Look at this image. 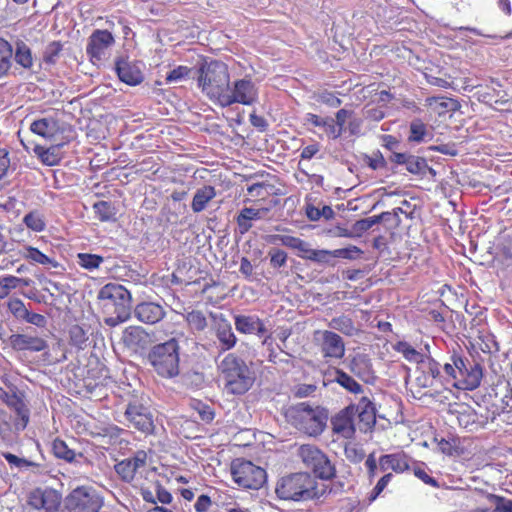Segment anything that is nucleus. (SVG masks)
<instances>
[{
  "label": "nucleus",
  "mask_w": 512,
  "mask_h": 512,
  "mask_svg": "<svg viewBox=\"0 0 512 512\" xmlns=\"http://www.w3.org/2000/svg\"><path fill=\"white\" fill-rule=\"evenodd\" d=\"M98 299L105 315L104 323L116 327L126 322L131 316V294L121 284L108 283L99 293Z\"/></svg>",
  "instance_id": "obj_1"
},
{
  "label": "nucleus",
  "mask_w": 512,
  "mask_h": 512,
  "mask_svg": "<svg viewBox=\"0 0 512 512\" xmlns=\"http://www.w3.org/2000/svg\"><path fill=\"white\" fill-rule=\"evenodd\" d=\"M218 372L226 393L243 395L255 382V374L246 362L235 353H228L218 364Z\"/></svg>",
  "instance_id": "obj_2"
},
{
  "label": "nucleus",
  "mask_w": 512,
  "mask_h": 512,
  "mask_svg": "<svg viewBox=\"0 0 512 512\" xmlns=\"http://www.w3.org/2000/svg\"><path fill=\"white\" fill-rule=\"evenodd\" d=\"M285 415L292 427L310 437L321 435L329 418V412L326 408L320 405H312L309 402H301L291 406Z\"/></svg>",
  "instance_id": "obj_3"
},
{
  "label": "nucleus",
  "mask_w": 512,
  "mask_h": 512,
  "mask_svg": "<svg viewBox=\"0 0 512 512\" xmlns=\"http://www.w3.org/2000/svg\"><path fill=\"white\" fill-rule=\"evenodd\" d=\"M230 84L228 65L220 60L203 63L199 68L198 86L214 103L221 106Z\"/></svg>",
  "instance_id": "obj_4"
},
{
  "label": "nucleus",
  "mask_w": 512,
  "mask_h": 512,
  "mask_svg": "<svg viewBox=\"0 0 512 512\" xmlns=\"http://www.w3.org/2000/svg\"><path fill=\"white\" fill-rule=\"evenodd\" d=\"M316 481L310 474L301 472L281 478L275 492L283 500H307L317 495Z\"/></svg>",
  "instance_id": "obj_5"
},
{
  "label": "nucleus",
  "mask_w": 512,
  "mask_h": 512,
  "mask_svg": "<svg viewBox=\"0 0 512 512\" xmlns=\"http://www.w3.org/2000/svg\"><path fill=\"white\" fill-rule=\"evenodd\" d=\"M148 361L158 375L172 378L179 374V344L175 338L152 347Z\"/></svg>",
  "instance_id": "obj_6"
},
{
  "label": "nucleus",
  "mask_w": 512,
  "mask_h": 512,
  "mask_svg": "<svg viewBox=\"0 0 512 512\" xmlns=\"http://www.w3.org/2000/svg\"><path fill=\"white\" fill-rule=\"evenodd\" d=\"M410 456L404 451H398L396 453L383 454L378 459L375 457V453H370L365 460V468L367 471V477L371 483L377 475L378 470L380 472H387L392 470L396 474H402L410 469Z\"/></svg>",
  "instance_id": "obj_7"
},
{
  "label": "nucleus",
  "mask_w": 512,
  "mask_h": 512,
  "mask_svg": "<svg viewBox=\"0 0 512 512\" xmlns=\"http://www.w3.org/2000/svg\"><path fill=\"white\" fill-rule=\"evenodd\" d=\"M230 471L233 481L244 489L258 490L267 480L265 469L243 458L234 459Z\"/></svg>",
  "instance_id": "obj_8"
},
{
  "label": "nucleus",
  "mask_w": 512,
  "mask_h": 512,
  "mask_svg": "<svg viewBox=\"0 0 512 512\" xmlns=\"http://www.w3.org/2000/svg\"><path fill=\"white\" fill-rule=\"evenodd\" d=\"M298 455L302 462L310 468L316 477L329 480L335 476V468L326 454L318 447L311 444H303L298 449Z\"/></svg>",
  "instance_id": "obj_9"
},
{
  "label": "nucleus",
  "mask_w": 512,
  "mask_h": 512,
  "mask_svg": "<svg viewBox=\"0 0 512 512\" xmlns=\"http://www.w3.org/2000/svg\"><path fill=\"white\" fill-rule=\"evenodd\" d=\"M451 360L457 369L453 383L456 388L472 391L480 386L483 377L480 364H471L467 358L456 354L452 355Z\"/></svg>",
  "instance_id": "obj_10"
},
{
  "label": "nucleus",
  "mask_w": 512,
  "mask_h": 512,
  "mask_svg": "<svg viewBox=\"0 0 512 512\" xmlns=\"http://www.w3.org/2000/svg\"><path fill=\"white\" fill-rule=\"evenodd\" d=\"M257 99L258 89L256 85L251 79L245 77L235 80L232 87L229 85L221 107H228L235 103L249 106L254 104Z\"/></svg>",
  "instance_id": "obj_11"
},
{
  "label": "nucleus",
  "mask_w": 512,
  "mask_h": 512,
  "mask_svg": "<svg viewBox=\"0 0 512 512\" xmlns=\"http://www.w3.org/2000/svg\"><path fill=\"white\" fill-rule=\"evenodd\" d=\"M66 506L71 512H98L103 500L91 488L78 487L67 497Z\"/></svg>",
  "instance_id": "obj_12"
},
{
  "label": "nucleus",
  "mask_w": 512,
  "mask_h": 512,
  "mask_svg": "<svg viewBox=\"0 0 512 512\" xmlns=\"http://www.w3.org/2000/svg\"><path fill=\"white\" fill-rule=\"evenodd\" d=\"M314 340L324 358L341 359L345 354V344L337 333L324 330L315 331Z\"/></svg>",
  "instance_id": "obj_13"
},
{
  "label": "nucleus",
  "mask_w": 512,
  "mask_h": 512,
  "mask_svg": "<svg viewBox=\"0 0 512 512\" xmlns=\"http://www.w3.org/2000/svg\"><path fill=\"white\" fill-rule=\"evenodd\" d=\"M125 416L131 425L137 430L150 433L153 431V416L149 409L139 402L129 403L125 410Z\"/></svg>",
  "instance_id": "obj_14"
},
{
  "label": "nucleus",
  "mask_w": 512,
  "mask_h": 512,
  "mask_svg": "<svg viewBox=\"0 0 512 512\" xmlns=\"http://www.w3.org/2000/svg\"><path fill=\"white\" fill-rule=\"evenodd\" d=\"M115 40L111 32L108 30H95L89 37L86 47L87 55L91 61H101L106 50L114 44Z\"/></svg>",
  "instance_id": "obj_15"
},
{
  "label": "nucleus",
  "mask_w": 512,
  "mask_h": 512,
  "mask_svg": "<svg viewBox=\"0 0 512 512\" xmlns=\"http://www.w3.org/2000/svg\"><path fill=\"white\" fill-rule=\"evenodd\" d=\"M0 397L2 401L16 414L14 426L17 430H24L30 419V411L24 400L16 393H8L0 388Z\"/></svg>",
  "instance_id": "obj_16"
},
{
  "label": "nucleus",
  "mask_w": 512,
  "mask_h": 512,
  "mask_svg": "<svg viewBox=\"0 0 512 512\" xmlns=\"http://www.w3.org/2000/svg\"><path fill=\"white\" fill-rule=\"evenodd\" d=\"M121 341L127 349L140 352L151 345L152 337L143 327L131 325L123 330Z\"/></svg>",
  "instance_id": "obj_17"
},
{
  "label": "nucleus",
  "mask_w": 512,
  "mask_h": 512,
  "mask_svg": "<svg viewBox=\"0 0 512 512\" xmlns=\"http://www.w3.org/2000/svg\"><path fill=\"white\" fill-rule=\"evenodd\" d=\"M147 464V453L138 450L130 458H126L115 465V471L125 482H132L138 471L145 468Z\"/></svg>",
  "instance_id": "obj_18"
},
{
  "label": "nucleus",
  "mask_w": 512,
  "mask_h": 512,
  "mask_svg": "<svg viewBox=\"0 0 512 512\" xmlns=\"http://www.w3.org/2000/svg\"><path fill=\"white\" fill-rule=\"evenodd\" d=\"M353 415L358 417L359 429L363 432L371 430L376 424V407L374 402L367 396H362L357 404L351 403Z\"/></svg>",
  "instance_id": "obj_19"
},
{
  "label": "nucleus",
  "mask_w": 512,
  "mask_h": 512,
  "mask_svg": "<svg viewBox=\"0 0 512 512\" xmlns=\"http://www.w3.org/2000/svg\"><path fill=\"white\" fill-rule=\"evenodd\" d=\"M60 497L52 489H34L29 493L28 504L34 509H44L46 512H54L60 506Z\"/></svg>",
  "instance_id": "obj_20"
},
{
  "label": "nucleus",
  "mask_w": 512,
  "mask_h": 512,
  "mask_svg": "<svg viewBox=\"0 0 512 512\" xmlns=\"http://www.w3.org/2000/svg\"><path fill=\"white\" fill-rule=\"evenodd\" d=\"M332 431L334 434L352 439L355 436L356 428L354 423L353 407L346 406L340 410L331 420Z\"/></svg>",
  "instance_id": "obj_21"
},
{
  "label": "nucleus",
  "mask_w": 512,
  "mask_h": 512,
  "mask_svg": "<svg viewBox=\"0 0 512 512\" xmlns=\"http://www.w3.org/2000/svg\"><path fill=\"white\" fill-rule=\"evenodd\" d=\"M115 71L120 81L130 86L139 85L144 79L138 63L123 57L115 61Z\"/></svg>",
  "instance_id": "obj_22"
},
{
  "label": "nucleus",
  "mask_w": 512,
  "mask_h": 512,
  "mask_svg": "<svg viewBox=\"0 0 512 512\" xmlns=\"http://www.w3.org/2000/svg\"><path fill=\"white\" fill-rule=\"evenodd\" d=\"M349 370L357 378L367 384H373L376 380L371 359L365 354H356L349 362Z\"/></svg>",
  "instance_id": "obj_23"
},
{
  "label": "nucleus",
  "mask_w": 512,
  "mask_h": 512,
  "mask_svg": "<svg viewBox=\"0 0 512 512\" xmlns=\"http://www.w3.org/2000/svg\"><path fill=\"white\" fill-rule=\"evenodd\" d=\"M9 343L16 351L41 352L48 347L45 339L28 334H12Z\"/></svg>",
  "instance_id": "obj_24"
},
{
  "label": "nucleus",
  "mask_w": 512,
  "mask_h": 512,
  "mask_svg": "<svg viewBox=\"0 0 512 512\" xmlns=\"http://www.w3.org/2000/svg\"><path fill=\"white\" fill-rule=\"evenodd\" d=\"M440 368V363L432 357L425 355L417 365L418 371L422 373V376L417 377V382L423 387L432 386L441 377Z\"/></svg>",
  "instance_id": "obj_25"
},
{
  "label": "nucleus",
  "mask_w": 512,
  "mask_h": 512,
  "mask_svg": "<svg viewBox=\"0 0 512 512\" xmlns=\"http://www.w3.org/2000/svg\"><path fill=\"white\" fill-rule=\"evenodd\" d=\"M135 317L143 323L155 324L163 319L165 311L163 307L154 302L139 303L134 310Z\"/></svg>",
  "instance_id": "obj_26"
},
{
  "label": "nucleus",
  "mask_w": 512,
  "mask_h": 512,
  "mask_svg": "<svg viewBox=\"0 0 512 512\" xmlns=\"http://www.w3.org/2000/svg\"><path fill=\"white\" fill-rule=\"evenodd\" d=\"M30 130L32 133L49 140L54 139L62 131L59 120L54 117L34 120L30 125Z\"/></svg>",
  "instance_id": "obj_27"
},
{
  "label": "nucleus",
  "mask_w": 512,
  "mask_h": 512,
  "mask_svg": "<svg viewBox=\"0 0 512 512\" xmlns=\"http://www.w3.org/2000/svg\"><path fill=\"white\" fill-rule=\"evenodd\" d=\"M236 330L242 334L264 335L267 329L263 321L255 315H237L235 316Z\"/></svg>",
  "instance_id": "obj_28"
},
{
  "label": "nucleus",
  "mask_w": 512,
  "mask_h": 512,
  "mask_svg": "<svg viewBox=\"0 0 512 512\" xmlns=\"http://www.w3.org/2000/svg\"><path fill=\"white\" fill-rule=\"evenodd\" d=\"M19 254L32 265H42L46 268H57L59 266L55 258L46 255L38 248L31 245H24L19 251Z\"/></svg>",
  "instance_id": "obj_29"
},
{
  "label": "nucleus",
  "mask_w": 512,
  "mask_h": 512,
  "mask_svg": "<svg viewBox=\"0 0 512 512\" xmlns=\"http://www.w3.org/2000/svg\"><path fill=\"white\" fill-rule=\"evenodd\" d=\"M215 335L219 341L221 351L231 350L237 343V337L232 330L231 324L227 320L222 319L217 323Z\"/></svg>",
  "instance_id": "obj_30"
},
{
  "label": "nucleus",
  "mask_w": 512,
  "mask_h": 512,
  "mask_svg": "<svg viewBox=\"0 0 512 512\" xmlns=\"http://www.w3.org/2000/svg\"><path fill=\"white\" fill-rule=\"evenodd\" d=\"M276 188L267 182L254 183L247 188L248 198L244 202L260 203L265 202L269 197L276 195Z\"/></svg>",
  "instance_id": "obj_31"
},
{
  "label": "nucleus",
  "mask_w": 512,
  "mask_h": 512,
  "mask_svg": "<svg viewBox=\"0 0 512 512\" xmlns=\"http://www.w3.org/2000/svg\"><path fill=\"white\" fill-rule=\"evenodd\" d=\"M61 147L62 144L52 145L50 147L36 145L33 151L44 165L56 166L62 160Z\"/></svg>",
  "instance_id": "obj_32"
},
{
  "label": "nucleus",
  "mask_w": 512,
  "mask_h": 512,
  "mask_svg": "<svg viewBox=\"0 0 512 512\" xmlns=\"http://www.w3.org/2000/svg\"><path fill=\"white\" fill-rule=\"evenodd\" d=\"M264 211H267V209L242 208L236 217V224L240 234H246L252 228V222L262 218V212Z\"/></svg>",
  "instance_id": "obj_33"
},
{
  "label": "nucleus",
  "mask_w": 512,
  "mask_h": 512,
  "mask_svg": "<svg viewBox=\"0 0 512 512\" xmlns=\"http://www.w3.org/2000/svg\"><path fill=\"white\" fill-rule=\"evenodd\" d=\"M459 426L472 430L478 426L477 412L467 404H460L454 410Z\"/></svg>",
  "instance_id": "obj_34"
},
{
  "label": "nucleus",
  "mask_w": 512,
  "mask_h": 512,
  "mask_svg": "<svg viewBox=\"0 0 512 512\" xmlns=\"http://www.w3.org/2000/svg\"><path fill=\"white\" fill-rule=\"evenodd\" d=\"M269 242L274 244L280 243L281 245H284L290 249L297 250V255L300 258H302V255H304V251H306V248L309 244L301 238L285 234L270 235Z\"/></svg>",
  "instance_id": "obj_35"
},
{
  "label": "nucleus",
  "mask_w": 512,
  "mask_h": 512,
  "mask_svg": "<svg viewBox=\"0 0 512 512\" xmlns=\"http://www.w3.org/2000/svg\"><path fill=\"white\" fill-rule=\"evenodd\" d=\"M216 196V190L211 185L198 189L192 199L191 209L194 213L202 212L207 204Z\"/></svg>",
  "instance_id": "obj_36"
},
{
  "label": "nucleus",
  "mask_w": 512,
  "mask_h": 512,
  "mask_svg": "<svg viewBox=\"0 0 512 512\" xmlns=\"http://www.w3.org/2000/svg\"><path fill=\"white\" fill-rule=\"evenodd\" d=\"M333 375V382L340 385L347 392L352 394H361L363 392L362 385L342 369L335 368Z\"/></svg>",
  "instance_id": "obj_37"
},
{
  "label": "nucleus",
  "mask_w": 512,
  "mask_h": 512,
  "mask_svg": "<svg viewBox=\"0 0 512 512\" xmlns=\"http://www.w3.org/2000/svg\"><path fill=\"white\" fill-rule=\"evenodd\" d=\"M13 55L16 63L24 69H31L33 67V55L30 47L23 41L19 40L15 43V50Z\"/></svg>",
  "instance_id": "obj_38"
},
{
  "label": "nucleus",
  "mask_w": 512,
  "mask_h": 512,
  "mask_svg": "<svg viewBox=\"0 0 512 512\" xmlns=\"http://www.w3.org/2000/svg\"><path fill=\"white\" fill-rule=\"evenodd\" d=\"M13 46L0 37V79L8 76L12 67Z\"/></svg>",
  "instance_id": "obj_39"
},
{
  "label": "nucleus",
  "mask_w": 512,
  "mask_h": 512,
  "mask_svg": "<svg viewBox=\"0 0 512 512\" xmlns=\"http://www.w3.org/2000/svg\"><path fill=\"white\" fill-rule=\"evenodd\" d=\"M93 210L96 218L101 222H109L116 220L117 210L110 201H98L93 204Z\"/></svg>",
  "instance_id": "obj_40"
},
{
  "label": "nucleus",
  "mask_w": 512,
  "mask_h": 512,
  "mask_svg": "<svg viewBox=\"0 0 512 512\" xmlns=\"http://www.w3.org/2000/svg\"><path fill=\"white\" fill-rule=\"evenodd\" d=\"M394 350L405 358L410 363L419 364L421 360L424 358L425 354L416 350L410 343L407 341H398L394 346Z\"/></svg>",
  "instance_id": "obj_41"
},
{
  "label": "nucleus",
  "mask_w": 512,
  "mask_h": 512,
  "mask_svg": "<svg viewBox=\"0 0 512 512\" xmlns=\"http://www.w3.org/2000/svg\"><path fill=\"white\" fill-rule=\"evenodd\" d=\"M21 285L28 286L29 281L13 275H7L0 278V299L7 298L11 291L15 290Z\"/></svg>",
  "instance_id": "obj_42"
},
{
  "label": "nucleus",
  "mask_w": 512,
  "mask_h": 512,
  "mask_svg": "<svg viewBox=\"0 0 512 512\" xmlns=\"http://www.w3.org/2000/svg\"><path fill=\"white\" fill-rule=\"evenodd\" d=\"M184 318L191 331L201 332L208 326L206 316L200 310L189 311L184 315Z\"/></svg>",
  "instance_id": "obj_43"
},
{
  "label": "nucleus",
  "mask_w": 512,
  "mask_h": 512,
  "mask_svg": "<svg viewBox=\"0 0 512 512\" xmlns=\"http://www.w3.org/2000/svg\"><path fill=\"white\" fill-rule=\"evenodd\" d=\"M328 325L330 328L340 331L348 336L353 335L356 331L353 320L346 315L332 318Z\"/></svg>",
  "instance_id": "obj_44"
},
{
  "label": "nucleus",
  "mask_w": 512,
  "mask_h": 512,
  "mask_svg": "<svg viewBox=\"0 0 512 512\" xmlns=\"http://www.w3.org/2000/svg\"><path fill=\"white\" fill-rule=\"evenodd\" d=\"M334 258L333 250H325V249H312L308 244L306 251H304V255H302V259L310 260L316 263L328 264L331 259Z\"/></svg>",
  "instance_id": "obj_45"
},
{
  "label": "nucleus",
  "mask_w": 512,
  "mask_h": 512,
  "mask_svg": "<svg viewBox=\"0 0 512 512\" xmlns=\"http://www.w3.org/2000/svg\"><path fill=\"white\" fill-rule=\"evenodd\" d=\"M69 334V344L78 349L83 350L86 347V343L88 341L87 331L84 330L78 324L72 325L68 331Z\"/></svg>",
  "instance_id": "obj_46"
},
{
  "label": "nucleus",
  "mask_w": 512,
  "mask_h": 512,
  "mask_svg": "<svg viewBox=\"0 0 512 512\" xmlns=\"http://www.w3.org/2000/svg\"><path fill=\"white\" fill-rule=\"evenodd\" d=\"M52 450L55 457L72 462L75 459L74 450L70 449L66 442L60 438H56L52 444Z\"/></svg>",
  "instance_id": "obj_47"
},
{
  "label": "nucleus",
  "mask_w": 512,
  "mask_h": 512,
  "mask_svg": "<svg viewBox=\"0 0 512 512\" xmlns=\"http://www.w3.org/2000/svg\"><path fill=\"white\" fill-rule=\"evenodd\" d=\"M426 135V125L420 119L413 120L410 124V134L408 136V140L410 142L420 143L424 141Z\"/></svg>",
  "instance_id": "obj_48"
},
{
  "label": "nucleus",
  "mask_w": 512,
  "mask_h": 512,
  "mask_svg": "<svg viewBox=\"0 0 512 512\" xmlns=\"http://www.w3.org/2000/svg\"><path fill=\"white\" fill-rule=\"evenodd\" d=\"M24 224L35 232H41L45 229V221L42 215L37 211H31L23 218Z\"/></svg>",
  "instance_id": "obj_49"
},
{
  "label": "nucleus",
  "mask_w": 512,
  "mask_h": 512,
  "mask_svg": "<svg viewBox=\"0 0 512 512\" xmlns=\"http://www.w3.org/2000/svg\"><path fill=\"white\" fill-rule=\"evenodd\" d=\"M78 264L87 270H93L98 268L103 262V257L96 254L90 253H79L78 254Z\"/></svg>",
  "instance_id": "obj_50"
},
{
  "label": "nucleus",
  "mask_w": 512,
  "mask_h": 512,
  "mask_svg": "<svg viewBox=\"0 0 512 512\" xmlns=\"http://www.w3.org/2000/svg\"><path fill=\"white\" fill-rule=\"evenodd\" d=\"M359 505L354 497H342L331 508V512H353Z\"/></svg>",
  "instance_id": "obj_51"
},
{
  "label": "nucleus",
  "mask_w": 512,
  "mask_h": 512,
  "mask_svg": "<svg viewBox=\"0 0 512 512\" xmlns=\"http://www.w3.org/2000/svg\"><path fill=\"white\" fill-rule=\"evenodd\" d=\"M487 499L495 504L494 512H512V499L496 494H487Z\"/></svg>",
  "instance_id": "obj_52"
},
{
  "label": "nucleus",
  "mask_w": 512,
  "mask_h": 512,
  "mask_svg": "<svg viewBox=\"0 0 512 512\" xmlns=\"http://www.w3.org/2000/svg\"><path fill=\"white\" fill-rule=\"evenodd\" d=\"M426 103L428 106L433 107L438 114H442L448 111L449 105L453 104L454 100L444 97H428Z\"/></svg>",
  "instance_id": "obj_53"
},
{
  "label": "nucleus",
  "mask_w": 512,
  "mask_h": 512,
  "mask_svg": "<svg viewBox=\"0 0 512 512\" xmlns=\"http://www.w3.org/2000/svg\"><path fill=\"white\" fill-rule=\"evenodd\" d=\"M362 253L363 251L359 247L354 245L333 250L334 258H343L350 260L358 258Z\"/></svg>",
  "instance_id": "obj_54"
},
{
  "label": "nucleus",
  "mask_w": 512,
  "mask_h": 512,
  "mask_svg": "<svg viewBox=\"0 0 512 512\" xmlns=\"http://www.w3.org/2000/svg\"><path fill=\"white\" fill-rule=\"evenodd\" d=\"M405 166H406V169L410 173L420 174V173H423L424 170L426 169L427 163H426L425 159H423L421 157L410 155Z\"/></svg>",
  "instance_id": "obj_55"
},
{
  "label": "nucleus",
  "mask_w": 512,
  "mask_h": 512,
  "mask_svg": "<svg viewBox=\"0 0 512 512\" xmlns=\"http://www.w3.org/2000/svg\"><path fill=\"white\" fill-rule=\"evenodd\" d=\"M191 69L187 66L180 65L171 70L166 76L167 83L179 82L189 77Z\"/></svg>",
  "instance_id": "obj_56"
},
{
  "label": "nucleus",
  "mask_w": 512,
  "mask_h": 512,
  "mask_svg": "<svg viewBox=\"0 0 512 512\" xmlns=\"http://www.w3.org/2000/svg\"><path fill=\"white\" fill-rule=\"evenodd\" d=\"M393 478V474L388 472V473H385L376 483V485L374 486V488L372 489L371 493H370V496H369V501L370 502H373L374 500L377 499V497L385 490V488L387 487V485L390 483V481L392 480Z\"/></svg>",
  "instance_id": "obj_57"
},
{
  "label": "nucleus",
  "mask_w": 512,
  "mask_h": 512,
  "mask_svg": "<svg viewBox=\"0 0 512 512\" xmlns=\"http://www.w3.org/2000/svg\"><path fill=\"white\" fill-rule=\"evenodd\" d=\"M62 44L59 41H53L49 43L44 51V61L46 63H55L57 57L62 51Z\"/></svg>",
  "instance_id": "obj_58"
},
{
  "label": "nucleus",
  "mask_w": 512,
  "mask_h": 512,
  "mask_svg": "<svg viewBox=\"0 0 512 512\" xmlns=\"http://www.w3.org/2000/svg\"><path fill=\"white\" fill-rule=\"evenodd\" d=\"M316 100L319 103L325 104L331 108H337L342 104L340 98H338L333 92L327 90L318 93L316 96Z\"/></svg>",
  "instance_id": "obj_59"
},
{
  "label": "nucleus",
  "mask_w": 512,
  "mask_h": 512,
  "mask_svg": "<svg viewBox=\"0 0 512 512\" xmlns=\"http://www.w3.org/2000/svg\"><path fill=\"white\" fill-rule=\"evenodd\" d=\"M324 122L320 127L324 129V132L329 138L337 139L341 136V128L337 127L334 118L324 117Z\"/></svg>",
  "instance_id": "obj_60"
},
{
  "label": "nucleus",
  "mask_w": 512,
  "mask_h": 512,
  "mask_svg": "<svg viewBox=\"0 0 512 512\" xmlns=\"http://www.w3.org/2000/svg\"><path fill=\"white\" fill-rule=\"evenodd\" d=\"M7 307L16 318H23L27 311L24 302L19 298L10 299Z\"/></svg>",
  "instance_id": "obj_61"
},
{
  "label": "nucleus",
  "mask_w": 512,
  "mask_h": 512,
  "mask_svg": "<svg viewBox=\"0 0 512 512\" xmlns=\"http://www.w3.org/2000/svg\"><path fill=\"white\" fill-rule=\"evenodd\" d=\"M270 264L274 268H280L287 262V253L281 249H272L269 252Z\"/></svg>",
  "instance_id": "obj_62"
},
{
  "label": "nucleus",
  "mask_w": 512,
  "mask_h": 512,
  "mask_svg": "<svg viewBox=\"0 0 512 512\" xmlns=\"http://www.w3.org/2000/svg\"><path fill=\"white\" fill-rule=\"evenodd\" d=\"M3 457L11 467L25 468L33 465L31 461L25 458H20L10 452L3 453Z\"/></svg>",
  "instance_id": "obj_63"
},
{
  "label": "nucleus",
  "mask_w": 512,
  "mask_h": 512,
  "mask_svg": "<svg viewBox=\"0 0 512 512\" xmlns=\"http://www.w3.org/2000/svg\"><path fill=\"white\" fill-rule=\"evenodd\" d=\"M155 491L157 495L156 500L160 503L170 504L172 502V494L167 489H165L159 481L155 483Z\"/></svg>",
  "instance_id": "obj_64"
}]
</instances>
